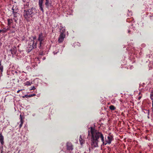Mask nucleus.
<instances>
[{"label":"nucleus","mask_w":153,"mask_h":153,"mask_svg":"<svg viewBox=\"0 0 153 153\" xmlns=\"http://www.w3.org/2000/svg\"><path fill=\"white\" fill-rule=\"evenodd\" d=\"M88 136L91 141V147L93 148L98 147V143L100 142V139L102 143V146L105 145L107 144H110L114 140L113 137L109 134L105 138V141H104V137L102 132L95 129L92 127H90V130L88 131Z\"/></svg>","instance_id":"obj_1"},{"label":"nucleus","mask_w":153,"mask_h":153,"mask_svg":"<svg viewBox=\"0 0 153 153\" xmlns=\"http://www.w3.org/2000/svg\"><path fill=\"white\" fill-rule=\"evenodd\" d=\"M24 2V8L25 10H24L23 15L27 21H29L31 20L33 17L36 15L37 13L36 9L33 7L27 9L29 7V0H23Z\"/></svg>","instance_id":"obj_2"},{"label":"nucleus","mask_w":153,"mask_h":153,"mask_svg":"<svg viewBox=\"0 0 153 153\" xmlns=\"http://www.w3.org/2000/svg\"><path fill=\"white\" fill-rule=\"evenodd\" d=\"M36 48V42H35L33 40H32L29 41V47L27 49V51L28 52H29L33 49Z\"/></svg>","instance_id":"obj_3"},{"label":"nucleus","mask_w":153,"mask_h":153,"mask_svg":"<svg viewBox=\"0 0 153 153\" xmlns=\"http://www.w3.org/2000/svg\"><path fill=\"white\" fill-rule=\"evenodd\" d=\"M45 39V36H43V34L41 33L39 35V37L38 38V40L39 42V48H42V45L43 44V42Z\"/></svg>","instance_id":"obj_4"},{"label":"nucleus","mask_w":153,"mask_h":153,"mask_svg":"<svg viewBox=\"0 0 153 153\" xmlns=\"http://www.w3.org/2000/svg\"><path fill=\"white\" fill-rule=\"evenodd\" d=\"M17 8L14 6L12 8V10L13 11V15H14V18L13 19L16 22H17L18 20V19L17 18V15L18 14L17 13Z\"/></svg>","instance_id":"obj_5"},{"label":"nucleus","mask_w":153,"mask_h":153,"mask_svg":"<svg viewBox=\"0 0 153 153\" xmlns=\"http://www.w3.org/2000/svg\"><path fill=\"white\" fill-rule=\"evenodd\" d=\"M7 24H8L9 25H11L13 28L15 27L16 23H17V22H15L13 19H7Z\"/></svg>","instance_id":"obj_6"},{"label":"nucleus","mask_w":153,"mask_h":153,"mask_svg":"<svg viewBox=\"0 0 153 153\" xmlns=\"http://www.w3.org/2000/svg\"><path fill=\"white\" fill-rule=\"evenodd\" d=\"M45 4L46 8L48 9L50 7L52 6V0H45Z\"/></svg>","instance_id":"obj_7"},{"label":"nucleus","mask_w":153,"mask_h":153,"mask_svg":"<svg viewBox=\"0 0 153 153\" xmlns=\"http://www.w3.org/2000/svg\"><path fill=\"white\" fill-rule=\"evenodd\" d=\"M17 48L16 46H14L13 47H12L10 50V51L11 52V54L12 55L13 57V56L15 55L17 52Z\"/></svg>","instance_id":"obj_8"},{"label":"nucleus","mask_w":153,"mask_h":153,"mask_svg":"<svg viewBox=\"0 0 153 153\" xmlns=\"http://www.w3.org/2000/svg\"><path fill=\"white\" fill-rule=\"evenodd\" d=\"M65 36V34H60L59 37L58 38V42L59 43H61L64 40Z\"/></svg>","instance_id":"obj_9"},{"label":"nucleus","mask_w":153,"mask_h":153,"mask_svg":"<svg viewBox=\"0 0 153 153\" xmlns=\"http://www.w3.org/2000/svg\"><path fill=\"white\" fill-rule=\"evenodd\" d=\"M43 0H39V9L43 13L44 12L43 9Z\"/></svg>","instance_id":"obj_10"},{"label":"nucleus","mask_w":153,"mask_h":153,"mask_svg":"<svg viewBox=\"0 0 153 153\" xmlns=\"http://www.w3.org/2000/svg\"><path fill=\"white\" fill-rule=\"evenodd\" d=\"M66 147L67 150L70 151H72V150L73 149V146L71 143H67L66 144Z\"/></svg>","instance_id":"obj_11"},{"label":"nucleus","mask_w":153,"mask_h":153,"mask_svg":"<svg viewBox=\"0 0 153 153\" xmlns=\"http://www.w3.org/2000/svg\"><path fill=\"white\" fill-rule=\"evenodd\" d=\"M0 143L2 145H3L4 144V137L1 133H0Z\"/></svg>","instance_id":"obj_12"},{"label":"nucleus","mask_w":153,"mask_h":153,"mask_svg":"<svg viewBox=\"0 0 153 153\" xmlns=\"http://www.w3.org/2000/svg\"><path fill=\"white\" fill-rule=\"evenodd\" d=\"M83 138H84V137H82V136L80 135L79 136V141L81 145H82L85 143V140L82 139Z\"/></svg>","instance_id":"obj_13"},{"label":"nucleus","mask_w":153,"mask_h":153,"mask_svg":"<svg viewBox=\"0 0 153 153\" xmlns=\"http://www.w3.org/2000/svg\"><path fill=\"white\" fill-rule=\"evenodd\" d=\"M10 27H8L7 28L4 27L2 30H0V33H5L7 32V30H9Z\"/></svg>","instance_id":"obj_14"},{"label":"nucleus","mask_w":153,"mask_h":153,"mask_svg":"<svg viewBox=\"0 0 153 153\" xmlns=\"http://www.w3.org/2000/svg\"><path fill=\"white\" fill-rule=\"evenodd\" d=\"M60 33H61V34H65V27H63L62 26H60Z\"/></svg>","instance_id":"obj_15"},{"label":"nucleus","mask_w":153,"mask_h":153,"mask_svg":"<svg viewBox=\"0 0 153 153\" xmlns=\"http://www.w3.org/2000/svg\"><path fill=\"white\" fill-rule=\"evenodd\" d=\"M32 83V82H31L30 81H26V82H25L24 84H25V85L28 86L30 85Z\"/></svg>","instance_id":"obj_16"},{"label":"nucleus","mask_w":153,"mask_h":153,"mask_svg":"<svg viewBox=\"0 0 153 153\" xmlns=\"http://www.w3.org/2000/svg\"><path fill=\"white\" fill-rule=\"evenodd\" d=\"M109 108L111 111H114L116 109V108L113 105H110Z\"/></svg>","instance_id":"obj_17"},{"label":"nucleus","mask_w":153,"mask_h":153,"mask_svg":"<svg viewBox=\"0 0 153 153\" xmlns=\"http://www.w3.org/2000/svg\"><path fill=\"white\" fill-rule=\"evenodd\" d=\"M3 71V67L1 65V61H0V72H2Z\"/></svg>","instance_id":"obj_18"},{"label":"nucleus","mask_w":153,"mask_h":153,"mask_svg":"<svg viewBox=\"0 0 153 153\" xmlns=\"http://www.w3.org/2000/svg\"><path fill=\"white\" fill-rule=\"evenodd\" d=\"M116 100L115 98L111 100V102L112 104H114L115 103Z\"/></svg>","instance_id":"obj_19"},{"label":"nucleus","mask_w":153,"mask_h":153,"mask_svg":"<svg viewBox=\"0 0 153 153\" xmlns=\"http://www.w3.org/2000/svg\"><path fill=\"white\" fill-rule=\"evenodd\" d=\"M153 94H150V97L151 98V100H153Z\"/></svg>","instance_id":"obj_20"},{"label":"nucleus","mask_w":153,"mask_h":153,"mask_svg":"<svg viewBox=\"0 0 153 153\" xmlns=\"http://www.w3.org/2000/svg\"><path fill=\"white\" fill-rule=\"evenodd\" d=\"M20 122H23L22 117L21 114L20 115Z\"/></svg>","instance_id":"obj_21"},{"label":"nucleus","mask_w":153,"mask_h":153,"mask_svg":"<svg viewBox=\"0 0 153 153\" xmlns=\"http://www.w3.org/2000/svg\"><path fill=\"white\" fill-rule=\"evenodd\" d=\"M35 95H36L35 94H30V95H29V96H28V97H29H29H33V96H35Z\"/></svg>","instance_id":"obj_22"},{"label":"nucleus","mask_w":153,"mask_h":153,"mask_svg":"<svg viewBox=\"0 0 153 153\" xmlns=\"http://www.w3.org/2000/svg\"><path fill=\"white\" fill-rule=\"evenodd\" d=\"M36 37L35 36H34L32 37V39H33L31 40V41L33 40V41H34V40L36 39Z\"/></svg>","instance_id":"obj_23"},{"label":"nucleus","mask_w":153,"mask_h":153,"mask_svg":"<svg viewBox=\"0 0 153 153\" xmlns=\"http://www.w3.org/2000/svg\"><path fill=\"white\" fill-rule=\"evenodd\" d=\"M21 122V124L19 125V127L20 128H21V127L22 126V124H23V123H24L23 121H20Z\"/></svg>","instance_id":"obj_24"},{"label":"nucleus","mask_w":153,"mask_h":153,"mask_svg":"<svg viewBox=\"0 0 153 153\" xmlns=\"http://www.w3.org/2000/svg\"><path fill=\"white\" fill-rule=\"evenodd\" d=\"M28 95H25L24 96H22V98H25V97L27 98H29V97L28 96Z\"/></svg>","instance_id":"obj_25"},{"label":"nucleus","mask_w":153,"mask_h":153,"mask_svg":"<svg viewBox=\"0 0 153 153\" xmlns=\"http://www.w3.org/2000/svg\"><path fill=\"white\" fill-rule=\"evenodd\" d=\"M35 88L34 86L32 87V88H31V90H35Z\"/></svg>","instance_id":"obj_26"},{"label":"nucleus","mask_w":153,"mask_h":153,"mask_svg":"<svg viewBox=\"0 0 153 153\" xmlns=\"http://www.w3.org/2000/svg\"><path fill=\"white\" fill-rule=\"evenodd\" d=\"M147 111H148V115H149V110L148 109V110H146Z\"/></svg>","instance_id":"obj_27"},{"label":"nucleus","mask_w":153,"mask_h":153,"mask_svg":"<svg viewBox=\"0 0 153 153\" xmlns=\"http://www.w3.org/2000/svg\"><path fill=\"white\" fill-rule=\"evenodd\" d=\"M22 90H19L18 91H17V93H19L20 92V91H22Z\"/></svg>","instance_id":"obj_28"},{"label":"nucleus","mask_w":153,"mask_h":153,"mask_svg":"<svg viewBox=\"0 0 153 153\" xmlns=\"http://www.w3.org/2000/svg\"><path fill=\"white\" fill-rule=\"evenodd\" d=\"M141 96H140L139 97H138V100H140V99H141Z\"/></svg>","instance_id":"obj_29"},{"label":"nucleus","mask_w":153,"mask_h":153,"mask_svg":"<svg viewBox=\"0 0 153 153\" xmlns=\"http://www.w3.org/2000/svg\"><path fill=\"white\" fill-rule=\"evenodd\" d=\"M151 94H153V90H151Z\"/></svg>","instance_id":"obj_30"},{"label":"nucleus","mask_w":153,"mask_h":153,"mask_svg":"<svg viewBox=\"0 0 153 153\" xmlns=\"http://www.w3.org/2000/svg\"><path fill=\"white\" fill-rule=\"evenodd\" d=\"M142 46H143V47H144L145 46V45L143 44L142 45Z\"/></svg>","instance_id":"obj_31"},{"label":"nucleus","mask_w":153,"mask_h":153,"mask_svg":"<svg viewBox=\"0 0 153 153\" xmlns=\"http://www.w3.org/2000/svg\"><path fill=\"white\" fill-rule=\"evenodd\" d=\"M152 108L153 109V100L152 101Z\"/></svg>","instance_id":"obj_32"},{"label":"nucleus","mask_w":153,"mask_h":153,"mask_svg":"<svg viewBox=\"0 0 153 153\" xmlns=\"http://www.w3.org/2000/svg\"><path fill=\"white\" fill-rule=\"evenodd\" d=\"M53 53H54V55H55L57 53V52L55 53L54 52Z\"/></svg>","instance_id":"obj_33"},{"label":"nucleus","mask_w":153,"mask_h":153,"mask_svg":"<svg viewBox=\"0 0 153 153\" xmlns=\"http://www.w3.org/2000/svg\"><path fill=\"white\" fill-rule=\"evenodd\" d=\"M130 32V30H128V33H129Z\"/></svg>","instance_id":"obj_34"},{"label":"nucleus","mask_w":153,"mask_h":153,"mask_svg":"<svg viewBox=\"0 0 153 153\" xmlns=\"http://www.w3.org/2000/svg\"><path fill=\"white\" fill-rule=\"evenodd\" d=\"M140 92H139V93H138V94H139V95H140Z\"/></svg>","instance_id":"obj_35"},{"label":"nucleus","mask_w":153,"mask_h":153,"mask_svg":"<svg viewBox=\"0 0 153 153\" xmlns=\"http://www.w3.org/2000/svg\"><path fill=\"white\" fill-rule=\"evenodd\" d=\"M1 153H3V151H1Z\"/></svg>","instance_id":"obj_36"},{"label":"nucleus","mask_w":153,"mask_h":153,"mask_svg":"<svg viewBox=\"0 0 153 153\" xmlns=\"http://www.w3.org/2000/svg\"><path fill=\"white\" fill-rule=\"evenodd\" d=\"M148 119H149V116H148Z\"/></svg>","instance_id":"obj_37"},{"label":"nucleus","mask_w":153,"mask_h":153,"mask_svg":"<svg viewBox=\"0 0 153 153\" xmlns=\"http://www.w3.org/2000/svg\"><path fill=\"white\" fill-rule=\"evenodd\" d=\"M137 53V51H136L135 52H134V53Z\"/></svg>","instance_id":"obj_38"},{"label":"nucleus","mask_w":153,"mask_h":153,"mask_svg":"<svg viewBox=\"0 0 153 153\" xmlns=\"http://www.w3.org/2000/svg\"><path fill=\"white\" fill-rule=\"evenodd\" d=\"M152 112L153 113V109H152Z\"/></svg>","instance_id":"obj_39"},{"label":"nucleus","mask_w":153,"mask_h":153,"mask_svg":"<svg viewBox=\"0 0 153 153\" xmlns=\"http://www.w3.org/2000/svg\"><path fill=\"white\" fill-rule=\"evenodd\" d=\"M78 153H79V152H78Z\"/></svg>","instance_id":"obj_40"},{"label":"nucleus","mask_w":153,"mask_h":153,"mask_svg":"<svg viewBox=\"0 0 153 153\" xmlns=\"http://www.w3.org/2000/svg\"><path fill=\"white\" fill-rule=\"evenodd\" d=\"M152 90H153V89Z\"/></svg>","instance_id":"obj_41"}]
</instances>
